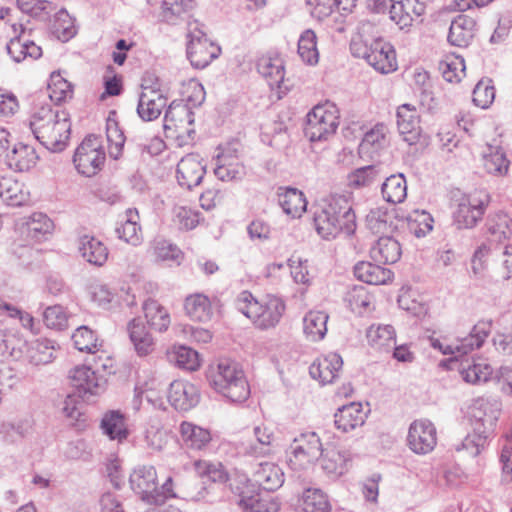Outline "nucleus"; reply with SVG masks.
I'll list each match as a JSON object with an SVG mask.
<instances>
[{"label":"nucleus","mask_w":512,"mask_h":512,"mask_svg":"<svg viewBox=\"0 0 512 512\" xmlns=\"http://www.w3.org/2000/svg\"><path fill=\"white\" fill-rule=\"evenodd\" d=\"M143 310L147 323L152 329L159 332L167 330L170 324L169 314L156 300L145 301Z\"/></svg>","instance_id":"obj_44"},{"label":"nucleus","mask_w":512,"mask_h":512,"mask_svg":"<svg viewBox=\"0 0 512 512\" xmlns=\"http://www.w3.org/2000/svg\"><path fill=\"white\" fill-rule=\"evenodd\" d=\"M210 386L233 403H242L250 395L244 372L236 363L221 361L215 372L208 375Z\"/></svg>","instance_id":"obj_4"},{"label":"nucleus","mask_w":512,"mask_h":512,"mask_svg":"<svg viewBox=\"0 0 512 512\" xmlns=\"http://www.w3.org/2000/svg\"><path fill=\"white\" fill-rule=\"evenodd\" d=\"M253 480L258 488L267 492H273L279 489L284 483V473L282 469L272 462H262L258 464L253 474Z\"/></svg>","instance_id":"obj_25"},{"label":"nucleus","mask_w":512,"mask_h":512,"mask_svg":"<svg viewBox=\"0 0 512 512\" xmlns=\"http://www.w3.org/2000/svg\"><path fill=\"white\" fill-rule=\"evenodd\" d=\"M313 222L317 233L326 240L341 232L350 236L357 227L351 200L346 195L332 196L328 203L314 212Z\"/></svg>","instance_id":"obj_2"},{"label":"nucleus","mask_w":512,"mask_h":512,"mask_svg":"<svg viewBox=\"0 0 512 512\" xmlns=\"http://www.w3.org/2000/svg\"><path fill=\"white\" fill-rule=\"evenodd\" d=\"M491 437L492 434L482 433V430L475 431L473 428L472 433H468L461 443L455 446V449L457 451L465 450L472 457H476L485 449Z\"/></svg>","instance_id":"obj_51"},{"label":"nucleus","mask_w":512,"mask_h":512,"mask_svg":"<svg viewBox=\"0 0 512 512\" xmlns=\"http://www.w3.org/2000/svg\"><path fill=\"white\" fill-rule=\"evenodd\" d=\"M379 165H368L354 170L349 175L350 185L356 188L371 186L382 179Z\"/></svg>","instance_id":"obj_50"},{"label":"nucleus","mask_w":512,"mask_h":512,"mask_svg":"<svg viewBox=\"0 0 512 512\" xmlns=\"http://www.w3.org/2000/svg\"><path fill=\"white\" fill-rule=\"evenodd\" d=\"M279 203L283 211L292 218L300 217L307 207L303 192L296 188H287L283 194H280Z\"/></svg>","instance_id":"obj_43"},{"label":"nucleus","mask_w":512,"mask_h":512,"mask_svg":"<svg viewBox=\"0 0 512 512\" xmlns=\"http://www.w3.org/2000/svg\"><path fill=\"white\" fill-rule=\"evenodd\" d=\"M476 21L474 18L460 14L456 16L449 28L447 40L457 47H467L475 34Z\"/></svg>","instance_id":"obj_24"},{"label":"nucleus","mask_w":512,"mask_h":512,"mask_svg":"<svg viewBox=\"0 0 512 512\" xmlns=\"http://www.w3.org/2000/svg\"><path fill=\"white\" fill-rule=\"evenodd\" d=\"M187 37V58L194 68L204 69L219 56L220 47L210 41L203 31L195 29Z\"/></svg>","instance_id":"obj_9"},{"label":"nucleus","mask_w":512,"mask_h":512,"mask_svg":"<svg viewBox=\"0 0 512 512\" xmlns=\"http://www.w3.org/2000/svg\"><path fill=\"white\" fill-rule=\"evenodd\" d=\"M401 255V244L392 236H381L370 249L371 258L379 264H394Z\"/></svg>","instance_id":"obj_29"},{"label":"nucleus","mask_w":512,"mask_h":512,"mask_svg":"<svg viewBox=\"0 0 512 512\" xmlns=\"http://www.w3.org/2000/svg\"><path fill=\"white\" fill-rule=\"evenodd\" d=\"M339 125V111L330 101L318 104L307 114L304 134L311 142L327 140Z\"/></svg>","instance_id":"obj_5"},{"label":"nucleus","mask_w":512,"mask_h":512,"mask_svg":"<svg viewBox=\"0 0 512 512\" xmlns=\"http://www.w3.org/2000/svg\"><path fill=\"white\" fill-rule=\"evenodd\" d=\"M167 397L176 410L184 412L194 408L200 400L198 388L183 380H175L170 384Z\"/></svg>","instance_id":"obj_18"},{"label":"nucleus","mask_w":512,"mask_h":512,"mask_svg":"<svg viewBox=\"0 0 512 512\" xmlns=\"http://www.w3.org/2000/svg\"><path fill=\"white\" fill-rule=\"evenodd\" d=\"M354 275L358 280L371 285L386 284L393 278L390 269L382 267L379 263L366 261L358 262L354 266Z\"/></svg>","instance_id":"obj_31"},{"label":"nucleus","mask_w":512,"mask_h":512,"mask_svg":"<svg viewBox=\"0 0 512 512\" xmlns=\"http://www.w3.org/2000/svg\"><path fill=\"white\" fill-rule=\"evenodd\" d=\"M105 152L83 153L79 156H73V163L77 171L86 176L92 177L96 175L105 163Z\"/></svg>","instance_id":"obj_45"},{"label":"nucleus","mask_w":512,"mask_h":512,"mask_svg":"<svg viewBox=\"0 0 512 512\" xmlns=\"http://www.w3.org/2000/svg\"><path fill=\"white\" fill-rule=\"evenodd\" d=\"M342 366V357L337 353H329L310 365L309 374L323 385L330 384L335 380Z\"/></svg>","instance_id":"obj_23"},{"label":"nucleus","mask_w":512,"mask_h":512,"mask_svg":"<svg viewBox=\"0 0 512 512\" xmlns=\"http://www.w3.org/2000/svg\"><path fill=\"white\" fill-rule=\"evenodd\" d=\"M43 321L48 328L61 330L67 325V316L61 305L49 306L43 313Z\"/></svg>","instance_id":"obj_61"},{"label":"nucleus","mask_w":512,"mask_h":512,"mask_svg":"<svg viewBox=\"0 0 512 512\" xmlns=\"http://www.w3.org/2000/svg\"><path fill=\"white\" fill-rule=\"evenodd\" d=\"M459 371L465 382L470 384H477L479 382H486L490 379L492 368L488 364L476 363L474 360L471 362L466 359L460 363Z\"/></svg>","instance_id":"obj_46"},{"label":"nucleus","mask_w":512,"mask_h":512,"mask_svg":"<svg viewBox=\"0 0 512 512\" xmlns=\"http://www.w3.org/2000/svg\"><path fill=\"white\" fill-rule=\"evenodd\" d=\"M206 173V165L202 163L200 156L196 153H189L182 157L177 164L176 178L178 184L192 190L193 187L198 186Z\"/></svg>","instance_id":"obj_16"},{"label":"nucleus","mask_w":512,"mask_h":512,"mask_svg":"<svg viewBox=\"0 0 512 512\" xmlns=\"http://www.w3.org/2000/svg\"><path fill=\"white\" fill-rule=\"evenodd\" d=\"M78 251L91 265L101 267L108 259L106 245L93 235H83L78 239Z\"/></svg>","instance_id":"obj_27"},{"label":"nucleus","mask_w":512,"mask_h":512,"mask_svg":"<svg viewBox=\"0 0 512 512\" xmlns=\"http://www.w3.org/2000/svg\"><path fill=\"white\" fill-rule=\"evenodd\" d=\"M17 7L23 13L42 21L48 20L57 8L53 2L47 0H17Z\"/></svg>","instance_id":"obj_49"},{"label":"nucleus","mask_w":512,"mask_h":512,"mask_svg":"<svg viewBox=\"0 0 512 512\" xmlns=\"http://www.w3.org/2000/svg\"><path fill=\"white\" fill-rule=\"evenodd\" d=\"M298 54L309 65L318 63L317 37L313 30H305L298 40Z\"/></svg>","instance_id":"obj_48"},{"label":"nucleus","mask_w":512,"mask_h":512,"mask_svg":"<svg viewBox=\"0 0 512 512\" xmlns=\"http://www.w3.org/2000/svg\"><path fill=\"white\" fill-rule=\"evenodd\" d=\"M180 435L184 445L193 450L206 448L212 439L208 429L187 421L180 424Z\"/></svg>","instance_id":"obj_33"},{"label":"nucleus","mask_w":512,"mask_h":512,"mask_svg":"<svg viewBox=\"0 0 512 512\" xmlns=\"http://www.w3.org/2000/svg\"><path fill=\"white\" fill-rule=\"evenodd\" d=\"M31 362L35 365L48 364L53 361L54 356V342L49 339L37 341L36 345L31 350Z\"/></svg>","instance_id":"obj_60"},{"label":"nucleus","mask_w":512,"mask_h":512,"mask_svg":"<svg viewBox=\"0 0 512 512\" xmlns=\"http://www.w3.org/2000/svg\"><path fill=\"white\" fill-rule=\"evenodd\" d=\"M54 20L51 24V32L61 41L66 42L76 34L75 27L65 9L54 11Z\"/></svg>","instance_id":"obj_52"},{"label":"nucleus","mask_w":512,"mask_h":512,"mask_svg":"<svg viewBox=\"0 0 512 512\" xmlns=\"http://www.w3.org/2000/svg\"><path fill=\"white\" fill-rule=\"evenodd\" d=\"M414 0H393L388 12L390 19L394 21L400 28H404L411 24L412 18L409 10L412 8Z\"/></svg>","instance_id":"obj_56"},{"label":"nucleus","mask_w":512,"mask_h":512,"mask_svg":"<svg viewBox=\"0 0 512 512\" xmlns=\"http://www.w3.org/2000/svg\"><path fill=\"white\" fill-rule=\"evenodd\" d=\"M195 470L201 477H207L212 482L224 483L229 476L221 463L213 464L206 461H195Z\"/></svg>","instance_id":"obj_57"},{"label":"nucleus","mask_w":512,"mask_h":512,"mask_svg":"<svg viewBox=\"0 0 512 512\" xmlns=\"http://www.w3.org/2000/svg\"><path fill=\"white\" fill-rule=\"evenodd\" d=\"M243 487L231 485V489L239 496V506L250 512H277L278 502L263 498L256 488V485L250 479L244 478L241 481Z\"/></svg>","instance_id":"obj_12"},{"label":"nucleus","mask_w":512,"mask_h":512,"mask_svg":"<svg viewBox=\"0 0 512 512\" xmlns=\"http://www.w3.org/2000/svg\"><path fill=\"white\" fill-rule=\"evenodd\" d=\"M129 338L139 356H146L154 349V341L140 318L132 319L127 326Z\"/></svg>","instance_id":"obj_32"},{"label":"nucleus","mask_w":512,"mask_h":512,"mask_svg":"<svg viewBox=\"0 0 512 512\" xmlns=\"http://www.w3.org/2000/svg\"><path fill=\"white\" fill-rule=\"evenodd\" d=\"M50 99L55 102H60L67 97H71L73 93V86L70 82L65 80L59 73L53 72L51 74V84H49Z\"/></svg>","instance_id":"obj_59"},{"label":"nucleus","mask_w":512,"mask_h":512,"mask_svg":"<svg viewBox=\"0 0 512 512\" xmlns=\"http://www.w3.org/2000/svg\"><path fill=\"white\" fill-rule=\"evenodd\" d=\"M143 91L139 96L137 113L144 121H153L157 119L163 108L167 105V98L161 92L160 88L141 85Z\"/></svg>","instance_id":"obj_17"},{"label":"nucleus","mask_w":512,"mask_h":512,"mask_svg":"<svg viewBox=\"0 0 512 512\" xmlns=\"http://www.w3.org/2000/svg\"><path fill=\"white\" fill-rule=\"evenodd\" d=\"M297 509L300 512H329L331 505L327 495L322 490L308 488L298 499Z\"/></svg>","instance_id":"obj_36"},{"label":"nucleus","mask_w":512,"mask_h":512,"mask_svg":"<svg viewBox=\"0 0 512 512\" xmlns=\"http://www.w3.org/2000/svg\"><path fill=\"white\" fill-rule=\"evenodd\" d=\"M501 414V404L496 400L476 399L470 407V421L475 431L494 434Z\"/></svg>","instance_id":"obj_10"},{"label":"nucleus","mask_w":512,"mask_h":512,"mask_svg":"<svg viewBox=\"0 0 512 512\" xmlns=\"http://www.w3.org/2000/svg\"><path fill=\"white\" fill-rule=\"evenodd\" d=\"M322 469L329 475L341 476L347 468V462L349 460L347 451H341L332 448H322V455L320 457Z\"/></svg>","instance_id":"obj_37"},{"label":"nucleus","mask_w":512,"mask_h":512,"mask_svg":"<svg viewBox=\"0 0 512 512\" xmlns=\"http://www.w3.org/2000/svg\"><path fill=\"white\" fill-rule=\"evenodd\" d=\"M328 315L322 311H310L303 319V331L311 341H319L327 332Z\"/></svg>","instance_id":"obj_42"},{"label":"nucleus","mask_w":512,"mask_h":512,"mask_svg":"<svg viewBox=\"0 0 512 512\" xmlns=\"http://www.w3.org/2000/svg\"><path fill=\"white\" fill-rule=\"evenodd\" d=\"M194 112L184 100H173L167 107L163 120V129L166 138L173 137L179 129L194 124Z\"/></svg>","instance_id":"obj_15"},{"label":"nucleus","mask_w":512,"mask_h":512,"mask_svg":"<svg viewBox=\"0 0 512 512\" xmlns=\"http://www.w3.org/2000/svg\"><path fill=\"white\" fill-rule=\"evenodd\" d=\"M29 125L35 139L47 150L57 153L66 148L71 133L68 112L42 106L33 113Z\"/></svg>","instance_id":"obj_1"},{"label":"nucleus","mask_w":512,"mask_h":512,"mask_svg":"<svg viewBox=\"0 0 512 512\" xmlns=\"http://www.w3.org/2000/svg\"><path fill=\"white\" fill-rule=\"evenodd\" d=\"M258 72L265 77L270 86H280L284 80V61L278 55H266L257 61Z\"/></svg>","instance_id":"obj_34"},{"label":"nucleus","mask_w":512,"mask_h":512,"mask_svg":"<svg viewBox=\"0 0 512 512\" xmlns=\"http://www.w3.org/2000/svg\"><path fill=\"white\" fill-rule=\"evenodd\" d=\"M322 448V442L316 432H302L288 446L287 462L294 470L304 469L320 459Z\"/></svg>","instance_id":"obj_6"},{"label":"nucleus","mask_w":512,"mask_h":512,"mask_svg":"<svg viewBox=\"0 0 512 512\" xmlns=\"http://www.w3.org/2000/svg\"><path fill=\"white\" fill-rule=\"evenodd\" d=\"M484 166L490 174H504L508 171L509 161L502 152H495L484 159Z\"/></svg>","instance_id":"obj_63"},{"label":"nucleus","mask_w":512,"mask_h":512,"mask_svg":"<svg viewBox=\"0 0 512 512\" xmlns=\"http://www.w3.org/2000/svg\"><path fill=\"white\" fill-rule=\"evenodd\" d=\"M132 210H127V218L124 222L117 225L115 233L117 237L127 243L137 245L140 242L138 231L140 226L131 216Z\"/></svg>","instance_id":"obj_58"},{"label":"nucleus","mask_w":512,"mask_h":512,"mask_svg":"<svg viewBox=\"0 0 512 512\" xmlns=\"http://www.w3.org/2000/svg\"><path fill=\"white\" fill-rule=\"evenodd\" d=\"M2 201L12 207L22 206L27 201V194L23 191V184L11 178Z\"/></svg>","instance_id":"obj_62"},{"label":"nucleus","mask_w":512,"mask_h":512,"mask_svg":"<svg viewBox=\"0 0 512 512\" xmlns=\"http://www.w3.org/2000/svg\"><path fill=\"white\" fill-rule=\"evenodd\" d=\"M194 6L193 0H163L162 8L165 17L180 16L182 13L191 10Z\"/></svg>","instance_id":"obj_64"},{"label":"nucleus","mask_w":512,"mask_h":512,"mask_svg":"<svg viewBox=\"0 0 512 512\" xmlns=\"http://www.w3.org/2000/svg\"><path fill=\"white\" fill-rule=\"evenodd\" d=\"M482 232L490 242L503 243L512 236V219L503 210L490 212L485 219Z\"/></svg>","instance_id":"obj_20"},{"label":"nucleus","mask_w":512,"mask_h":512,"mask_svg":"<svg viewBox=\"0 0 512 512\" xmlns=\"http://www.w3.org/2000/svg\"><path fill=\"white\" fill-rule=\"evenodd\" d=\"M106 137L109 143V154L113 159H118L122 154L125 143V135L117 120V112L109 111L106 119Z\"/></svg>","instance_id":"obj_38"},{"label":"nucleus","mask_w":512,"mask_h":512,"mask_svg":"<svg viewBox=\"0 0 512 512\" xmlns=\"http://www.w3.org/2000/svg\"><path fill=\"white\" fill-rule=\"evenodd\" d=\"M397 126L399 132L404 135V140L409 145L416 144L420 136L419 119L416 110L409 104H403L397 109Z\"/></svg>","instance_id":"obj_28"},{"label":"nucleus","mask_w":512,"mask_h":512,"mask_svg":"<svg viewBox=\"0 0 512 512\" xmlns=\"http://www.w3.org/2000/svg\"><path fill=\"white\" fill-rule=\"evenodd\" d=\"M39 156L35 148L31 145L18 142L13 145L5 157L7 166L16 172H26L32 169Z\"/></svg>","instance_id":"obj_22"},{"label":"nucleus","mask_w":512,"mask_h":512,"mask_svg":"<svg viewBox=\"0 0 512 512\" xmlns=\"http://www.w3.org/2000/svg\"><path fill=\"white\" fill-rule=\"evenodd\" d=\"M69 378L75 394L82 402H93V397L102 394L106 389L107 380L91 367L82 365L70 371Z\"/></svg>","instance_id":"obj_8"},{"label":"nucleus","mask_w":512,"mask_h":512,"mask_svg":"<svg viewBox=\"0 0 512 512\" xmlns=\"http://www.w3.org/2000/svg\"><path fill=\"white\" fill-rule=\"evenodd\" d=\"M383 198L392 204L401 203L407 196L406 179L403 174L390 175L381 185Z\"/></svg>","instance_id":"obj_40"},{"label":"nucleus","mask_w":512,"mask_h":512,"mask_svg":"<svg viewBox=\"0 0 512 512\" xmlns=\"http://www.w3.org/2000/svg\"><path fill=\"white\" fill-rule=\"evenodd\" d=\"M254 435L257 443L248 445L245 450L246 454L255 457L267 454L273 439V433L267 427L256 426Z\"/></svg>","instance_id":"obj_53"},{"label":"nucleus","mask_w":512,"mask_h":512,"mask_svg":"<svg viewBox=\"0 0 512 512\" xmlns=\"http://www.w3.org/2000/svg\"><path fill=\"white\" fill-rule=\"evenodd\" d=\"M53 230V221L41 212L33 213L23 227L26 238L37 243L47 240L52 235Z\"/></svg>","instance_id":"obj_30"},{"label":"nucleus","mask_w":512,"mask_h":512,"mask_svg":"<svg viewBox=\"0 0 512 512\" xmlns=\"http://www.w3.org/2000/svg\"><path fill=\"white\" fill-rule=\"evenodd\" d=\"M236 306L238 311L249 318L260 330L275 328L286 310V304L282 298L266 295L259 301L249 291H242L239 294Z\"/></svg>","instance_id":"obj_3"},{"label":"nucleus","mask_w":512,"mask_h":512,"mask_svg":"<svg viewBox=\"0 0 512 512\" xmlns=\"http://www.w3.org/2000/svg\"><path fill=\"white\" fill-rule=\"evenodd\" d=\"M132 490L140 495L141 499L150 505H163V498L154 494L157 484V472L152 465L136 467L129 478Z\"/></svg>","instance_id":"obj_11"},{"label":"nucleus","mask_w":512,"mask_h":512,"mask_svg":"<svg viewBox=\"0 0 512 512\" xmlns=\"http://www.w3.org/2000/svg\"><path fill=\"white\" fill-rule=\"evenodd\" d=\"M184 309L187 316L193 321L205 323L210 321L213 315L210 299L204 294L187 296Z\"/></svg>","instance_id":"obj_35"},{"label":"nucleus","mask_w":512,"mask_h":512,"mask_svg":"<svg viewBox=\"0 0 512 512\" xmlns=\"http://www.w3.org/2000/svg\"><path fill=\"white\" fill-rule=\"evenodd\" d=\"M369 412V408L366 411L364 410L362 403L351 402L336 410L334 413V425L339 431L347 433L363 426Z\"/></svg>","instance_id":"obj_21"},{"label":"nucleus","mask_w":512,"mask_h":512,"mask_svg":"<svg viewBox=\"0 0 512 512\" xmlns=\"http://www.w3.org/2000/svg\"><path fill=\"white\" fill-rule=\"evenodd\" d=\"M400 218L406 221L408 230L417 238L426 236L433 229V217L425 210H413Z\"/></svg>","instance_id":"obj_41"},{"label":"nucleus","mask_w":512,"mask_h":512,"mask_svg":"<svg viewBox=\"0 0 512 512\" xmlns=\"http://www.w3.org/2000/svg\"><path fill=\"white\" fill-rule=\"evenodd\" d=\"M366 336L370 346L378 351L388 352L396 345L395 330L391 325L371 326Z\"/></svg>","instance_id":"obj_39"},{"label":"nucleus","mask_w":512,"mask_h":512,"mask_svg":"<svg viewBox=\"0 0 512 512\" xmlns=\"http://www.w3.org/2000/svg\"><path fill=\"white\" fill-rule=\"evenodd\" d=\"M353 55L364 58L375 70L387 74L397 69L396 52L394 47L379 37L368 46L358 48L356 42L351 43Z\"/></svg>","instance_id":"obj_7"},{"label":"nucleus","mask_w":512,"mask_h":512,"mask_svg":"<svg viewBox=\"0 0 512 512\" xmlns=\"http://www.w3.org/2000/svg\"><path fill=\"white\" fill-rule=\"evenodd\" d=\"M168 359L178 368L187 371H195L200 366L198 352L187 346L174 347L173 350L168 353Z\"/></svg>","instance_id":"obj_47"},{"label":"nucleus","mask_w":512,"mask_h":512,"mask_svg":"<svg viewBox=\"0 0 512 512\" xmlns=\"http://www.w3.org/2000/svg\"><path fill=\"white\" fill-rule=\"evenodd\" d=\"M492 321L491 320H481L477 322L469 335L464 338L458 340V344L455 347L447 346L445 350H443L444 354H455L458 353L459 356H464L473 351L474 349H479L484 344L486 338L491 332Z\"/></svg>","instance_id":"obj_19"},{"label":"nucleus","mask_w":512,"mask_h":512,"mask_svg":"<svg viewBox=\"0 0 512 512\" xmlns=\"http://www.w3.org/2000/svg\"><path fill=\"white\" fill-rule=\"evenodd\" d=\"M489 197L486 199H463L453 212L452 225L457 229H472L480 220L487 209Z\"/></svg>","instance_id":"obj_14"},{"label":"nucleus","mask_w":512,"mask_h":512,"mask_svg":"<svg viewBox=\"0 0 512 512\" xmlns=\"http://www.w3.org/2000/svg\"><path fill=\"white\" fill-rule=\"evenodd\" d=\"M495 98V87L492 84V80H480L472 93L473 103L482 108H488L494 101Z\"/></svg>","instance_id":"obj_55"},{"label":"nucleus","mask_w":512,"mask_h":512,"mask_svg":"<svg viewBox=\"0 0 512 512\" xmlns=\"http://www.w3.org/2000/svg\"><path fill=\"white\" fill-rule=\"evenodd\" d=\"M407 442L409 448L416 454L431 452L437 443L434 424L427 419L415 420L410 424Z\"/></svg>","instance_id":"obj_13"},{"label":"nucleus","mask_w":512,"mask_h":512,"mask_svg":"<svg viewBox=\"0 0 512 512\" xmlns=\"http://www.w3.org/2000/svg\"><path fill=\"white\" fill-rule=\"evenodd\" d=\"M126 420V415L120 410H108L100 421V429L110 440L123 442L130 434Z\"/></svg>","instance_id":"obj_26"},{"label":"nucleus","mask_w":512,"mask_h":512,"mask_svg":"<svg viewBox=\"0 0 512 512\" xmlns=\"http://www.w3.org/2000/svg\"><path fill=\"white\" fill-rule=\"evenodd\" d=\"M72 340L75 348L81 352L95 353L98 350L97 337L87 326L77 328L72 335Z\"/></svg>","instance_id":"obj_54"}]
</instances>
